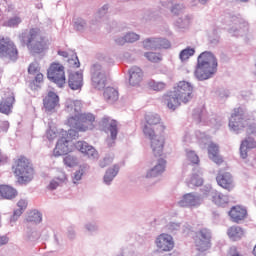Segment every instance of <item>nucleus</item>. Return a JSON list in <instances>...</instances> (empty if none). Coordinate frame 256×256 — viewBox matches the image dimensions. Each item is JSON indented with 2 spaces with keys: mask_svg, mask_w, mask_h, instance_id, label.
<instances>
[{
  "mask_svg": "<svg viewBox=\"0 0 256 256\" xmlns=\"http://www.w3.org/2000/svg\"><path fill=\"white\" fill-rule=\"evenodd\" d=\"M213 163H216V165H223L225 163V160H223V157L221 155H216L210 158Z\"/></svg>",
  "mask_w": 256,
  "mask_h": 256,
  "instance_id": "nucleus-51",
  "label": "nucleus"
},
{
  "mask_svg": "<svg viewBox=\"0 0 256 256\" xmlns=\"http://www.w3.org/2000/svg\"><path fill=\"white\" fill-rule=\"evenodd\" d=\"M118 173H119V167L117 165H114L113 168L108 169L104 176V183L109 184L110 182H112Z\"/></svg>",
  "mask_w": 256,
  "mask_h": 256,
  "instance_id": "nucleus-30",
  "label": "nucleus"
},
{
  "mask_svg": "<svg viewBox=\"0 0 256 256\" xmlns=\"http://www.w3.org/2000/svg\"><path fill=\"white\" fill-rule=\"evenodd\" d=\"M245 145V142H242L240 145V157H242V159H247V149L249 148L246 147Z\"/></svg>",
  "mask_w": 256,
  "mask_h": 256,
  "instance_id": "nucleus-50",
  "label": "nucleus"
},
{
  "mask_svg": "<svg viewBox=\"0 0 256 256\" xmlns=\"http://www.w3.org/2000/svg\"><path fill=\"white\" fill-rule=\"evenodd\" d=\"M187 159L194 165H199V156H197V154H195L194 151H191V150L187 151Z\"/></svg>",
  "mask_w": 256,
  "mask_h": 256,
  "instance_id": "nucleus-43",
  "label": "nucleus"
},
{
  "mask_svg": "<svg viewBox=\"0 0 256 256\" xmlns=\"http://www.w3.org/2000/svg\"><path fill=\"white\" fill-rule=\"evenodd\" d=\"M47 78L58 87H63L67 81L65 78V66L59 62L51 63L47 70Z\"/></svg>",
  "mask_w": 256,
  "mask_h": 256,
  "instance_id": "nucleus-8",
  "label": "nucleus"
},
{
  "mask_svg": "<svg viewBox=\"0 0 256 256\" xmlns=\"http://www.w3.org/2000/svg\"><path fill=\"white\" fill-rule=\"evenodd\" d=\"M9 242V239L5 236L0 237V246L1 245H7V243Z\"/></svg>",
  "mask_w": 256,
  "mask_h": 256,
  "instance_id": "nucleus-56",
  "label": "nucleus"
},
{
  "mask_svg": "<svg viewBox=\"0 0 256 256\" xmlns=\"http://www.w3.org/2000/svg\"><path fill=\"white\" fill-rule=\"evenodd\" d=\"M68 85L72 91H79L83 87V72H72L68 76Z\"/></svg>",
  "mask_w": 256,
  "mask_h": 256,
  "instance_id": "nucleus-17",
  "label": "nucleus"
},
{
  "mask_svg": "<svg viewBox=\"0 0 256 256\" xmlns=\"http://www.w3.org/2000/svg\"><path fill=\"white\" fill-rule=\"evenodd\" d=\"M83 104L79 100H67L65 111L69 115V119H76L81 114Z\"/></svg>",
  "mask_w": 256,
  "mask_h": 256,
  "instance_id": "nucleus-16",
  "label": "nucleus"
},
{
  "mask_svg": "<svg viewBox=\"0 0 256 256\" xmlns=\"http://www.w3.org/2000/svg\"><path fill=\"white\" fill-rule=\"evenodd\" d=\"M163 99L167 107L175 111L179 105L193 99V86L187 81H179L173 91L164 94Z\"/></svg>",
  "mask_w": 256,
  "mask_h": 256,
  "instance_id": "nucleus-2",
  "label": "nucleus"
},
{
  "mask_svg": "<svg viewBox=\"0 0 256 256\" xmlns=\"http://www.w3.org/2000/svg\"><path fill=\"white\" fill-rule=\"evenodd\" d=\"M216 183L219 187L228 192L235 189V180L233 179V174L230 172H225L223 170L218 171L216 175Z\"/></svg>",
  "mask_w": 256,
  "mask_h": 256,
  "instance_id": "nucleus-13",
  "label": "nucleus"
},
{
  "mask_svg": "<svg viewBox=\"0 0 256 256\" xmlns=\"http://www.w3.org/2000/svg\"><path fill=\"white\" fill-rule=\"evenodd\" d=\"M41 213L37 212V211H31L27 217V221H29L30 223H41Z\"/></svg>",
  "mask_w": 256,
  "mask_h": 256,
  "instance_id": "nucleus-37",
  "label": "nucleus"
},
{
  "mask_svg": "<svg viewBox=\"0 0 256 256\" xmlns=\"http://www.w3.org/2000/svg\"><path fill=\"white\" fill-rule=\"evenodd\" d=\"M59 135V132H57V128H50L46 132V137L49 139V141H53V139H57V136Z\"/></svg>",
  "mask_w": 256,
  "mask_h": 256,
  "instance_id": "nucleus-44",
  "label": "nucleus"
},
{
  "mask_svg": "<svg viewBox=\"0 0 256 256\" xmlns=\"http://www.w3.org/2000/svg\"><path fill=\"white\" fill-rule=\"evenodd\" d=\"M76 149L88 157H95L97 155V150H95V148L90 146L87 142H77Z\"/></svg>",
  "mask_w": 256,
  "mask_h": 256,
  "instance_id": "nucleus-25",
  "label": "nucleus"
},
{
  "mask_svg": "<svg viewBox=\"0 0 256 256\" xmlns=\"http://www.w3.org/2000/svg\"><path fill=\"white\" fill-rule=\"evenodd\" d=\"M73 134V130H69V135H72Z\"/></svg>",
  "mask_w": 256,
  "mask_h": 256,
  "instance_id": "nucleus-59",
  "label": "nucleus"
},
{
  "mask_svg": "<svg viewBox=\"0 0 256 256\" xmlns=\"http://www.w3.org/2000/svg\"><path fill=\"white\" fill-rule=\"evenodd\" d=\"M146 137L150 140V147L154 157L156 158L154 167L146 174L147 179H152L153 177L161 175V173L165 171V166L167 165V161L161 158L163 157V149H165V132Z\"/></svg>",
  "mask_w": 256,
  "mask_h": 256,
  "instance_id": "nucleus-1",
  "label": "nucleus"
},
{
  "mask_svg": "<svg viewBox=\"0 0 256 256\" xmlns=\"http://www.w3.org/2000/svg\"><path fill=\"white\" fill-rule=\"evenodd\" d=\"M92 85L94 89H98L99 91L105 89L107 86V74L103 72L99 65L92 67Z\"/></svg>",
  "mask_w": 256,
  "mask_h": 256,
  "instance_id": "nucleus-14",
  "label": "nucleus"
},
{
  "mask_svg": "<svg viewBox=\"0 0 256 256\" xmlns=\"http://www.w3.org/2000/svg\"><path fill=\"white\" fill-rule=\"evenodd\" d=\"M228 256H243V254L239 253L236 247H232L228 252Z\"/></svg>",
  "mask_w": 256,
  "mask_h": 256,
  "instance_id": "nucleus-54",
  "label": "nucleus"
},
{
  "mask_svg": "<svg viewBox=\"0 0 256 256\" xmlns=\"http://www.w3.org/2000/svg\"><path fill=\"white\" fill-rule=\"evenodd\" d=\"M208 155L210 159L211 157H215L219 155V146H217V144L211 143L208 146Z\"/></svg>",
  "mask_w": 256,
  "mask_h": 256,
  "instance_id": "nucleus-42",
  "label": "nucleus"
},
{
  "mask_svg": "<svg viewBox=\"0 0 256 256\" xmlns=\"http://www.w3.org/2000/svg\"><path fill=\"white\" fill-rule=\"evenodd\" d=\"M227 235L232 241H239V239H243L245 231L239 226H232L228 229Z\"/></svg>",
  "mask_w": 256,
  "mask_h": 256,
  "instance_id": "nucleus-27",
  "label": "nucleus"
},
{
  "mask_svg": "<svg viewBox=\"0 0 256 256\" xmlns=\"http://www.w3.org/2000/svg\"><path fill=\"white\" fill-rule=\"evenodd\" d=\"M64 135H67V132L62 134V136ZM74 149L75 144L72 141L67 140L65 137H61L54 148V155L55 157H61V155H67L68 153L73 152Z\"/></svg>",
  "mask_w": 256,
  "mask_h": 256,
  "instance_id": "nucleus-15",
  "label": "nucleus"
},
{
  "mask_svg": "<svg viewBox=\"0 0 256 256\" xmlns=\"http://www.w3.org/2000/svg\"><path fill=\"white\" fill-rule=\"evenodd\" d=\"M84 173H85V170H83V168H81L80 170H78L74 173L73 183L75 185H77V183H79V181H81Z\"/></svg>",
  "mask_w": 256,
  "mask_h": 256,
  "instance_id": "nucleus-45",
  "label": "nucleus"
},
{
  "mask_svg": "<svg viewBox=\"0 0 256 256\" xmlns=\"http://www.w3.org/2000/svg\"><path fill=\"white\" fill-rule=\"evenodd\" d=\"M211 201L218 207H225V205H229V195L223 194L219 190H214L211 192Z\"/></svg>",
  "mask_w": 256,
  "mask_h": 256,
  "instance_id": "nucleus-21",
  "label": "nucleus"
},
{
  "mask_svg": "<svg viewBox=\"0 0 256 256\" xmlns=\"http://www.w3.org/2000/svg\"><path fill=\"white\" fill-rule=\"evenodd\" d=\"M19 23H21V18L13 17L7 21L6 25H7V27H17V25H19Z\"/></svg>",
  "mask_w": 256,
  "mask_h": 256,
  "instance_id": "nucleus-46",
  "label": "nucleus"
},
{
  "mask_svg": "<svg viewBox=\"0 0 256 256\" xmlns=\"http://www.w3.org/2000/svg\"><path fill=\"white\" fill-rule=\"evenodd\" d=\"M148 87L149 89H151L152 91H165V88L167 87V84H165L164 82H157L155 80H151L148 83Z\"/></svg>",
  "mask_w": 256,
  "mask_h": 256,
  "instance_id": "nucleus-31",
  "label": "nucleus"
},
{
  "mask_svg": "<svg viewBox=\"0 0 256 256\" xmlns=\"http://www.w3.org/2000/svg\"><path fill=\"white\" fill-rule=\"evenodd\" d=\"M195 55V49L193 48H186L180 52L179 58L181 61H187L190 57H193Z\"/></svg>",
  "mask_w": 256,
  "mask_h": 256,
  "instance_id": "nucleus-33",
  "label": "nucleus"
},
{
  "mask_svg": "<svg viewBox=\"0 0 256 256\" xmlns=\"http://www.w3.org/2000/svg\"><path fill=\"white\" fill-rule=\"evenodd\" d=\"M13 103H15V96L13 93L8 92L7 97L0 103V113L9 115V113H11V109H13Z\"/></svg>",
  "mask_w": 256,
  "mask_h": 256,
  "instance_id": "nucleus-24",
  "label": "nucleus"
},
{
  "mask_svg": "<svg viewBox=\"0 0 256 256\" xmlns=\"http://www.w3.org/2000/svg\"><path fill=\"white\" fill-rule=\"evenodd\" d=\"M101 123L102 127L108 129L110 133V139H112V141H115V139H117V133H119L116 120L110 119L109 117L105 116L104 118H102Z\"/></svg>",
  "mask_w": 256,
  "mask_h": 256,
  "instance_id": "nucleus-19",
  "label": "nucleus"
},
{
  "mask_svg": "<svg viewBox=\"0 0 256 256\" xmlns=\"http://www.w3.org/2000/svg\"><path fill=\"white\" fill-rule=\"evenodd\" d=\"M144 49L147 51L157 49V38H148L142 42Z\"/></svg>",
  "mask_w": 256,
  "mask_h": 256,
  "instance_id": "nucleus-32",
  "label": "nucleus"
},
{
  "mask_svg": "<svg viewBox=\"0 0 256 256\" xmlns=\"http://www.w3.org/2000/svg\"><path fill=\"white\" fill-rule=\"evenodd\" d=\"M41 71V67L39 66V62H32L28 66V73L29 75H36Z\"/></svg>",
  "mask_w": 256,
  "mask_h": 256,
  "instance_id": "nucleus-40",
  "label": "nucleus"
},
{
  "mask_svg": "<svg viewBox=\"0 0 256 256\" xmlns=\"http://www.w3.org/2000/svg\"><path fill=\"white\" fill-rule=\"evenodd\" d=\"M0 128L3 131H7L9 129V121H2V122H0Z\"/></svg>",
  "mask_w": 256,
  "mask_h": 256,
  "instance_id": "nucleus-55",
  "label": "nucleus"
},
{
  "mask_svg": "<svg viewBox=\"0 0 256 256\" xmlns=\"http://www.w3.org/2000/svg\"><path fill=\"white\" fill-rule=\"evenodd\" d=\"M144 56L146 59H148V61H151V63H159V61L162 59L161 54L155 52H146Z\"/></svg>",
  "mask_w": 256,
  "mask_h": 256,
  "instance_id": "nucleus-36",
  "label": "nucleus"
},
{
  "mask_svg": "<svg viewBox=\"0 0 256 256\" xmlns=\"http://www.w3.org/2000/svg\"><path fill=\"white\" fill-rule=\"evenodd\" d=\"M249 125V119L245 116L243 108H235L229 120V127L232 131H241Z\"/></svg>",
  "mask_w": 256,
  "mask_h": 256,
  "instance_id": "nucleus-9",
  "label": "nucleus"
},
{
  "mask_svg": "<svg viewBox=\"0 0 256 256\" xmlns=\"http://www.w3.org/2000/svg\"><path fill=\"white\" fill-rule=\"evenodd\" d=\"M139 39V34L127 33L123 38H119L117 43L118 45H125V43H135V41H139Z\"/></svg>",
  "mask_w": 256,
  "mask_h": 256,
  "instance_id": "nucleus-29",
  "label": "nucleus"
},
{
  "mask_svg": "<svg viewBox=\"0 0 256 256\" xmlns=\"http://www.w3.org/2000/svg\"><path fill=\"white\" fill-rule=\"evenodd\" d=\"M67 181V176L65 174L62 175V178H57L56 180H52L49 185V189H57L61 183H65Z\"/></svg>",
  "mask_w": 256,
  "mask_h": 256,
  "instance_id": "nucleus-39",
  "label": "nucleus"
},
{
  "mask_svg": "<svg viewBox=\"0 0 256 256\" xmlns=\"http://www.w3.org/2000/svg\"><path fill=\"white\" fill-rule=\"evenodd\" d=\"M211 230L207 228H201L198 230L194 237V243L197 251H208L211 249Z\"/></svg>",
  "mask_w": 256,
  "mask_h": 256,
  "instance_id": "nucleus-10",
  "label": "nucleus"
},
{
  "mask_svg": "<svg viewBox=\"0 0 256 256\" xmlns=\"http://www.w3.org/2000/svg\"><path fill=\"white\" fill-rule=\"evenodd\" d=\"M76 29H81V28L79 27V24H76Z\"/></svg>",
  "mask_w": 256,
  "mask_h": 256,
  "instance_id": "nucleus-60",
  "label": "nucleus"
},
{
  "mask_svg": "<svg viewBox=\"0 0 256 256\" xmlns=\"http://www.w3.org/2000/svg\"><path fill=\"white\" fill-rule=\"evenodd\" d=\"M0 55L7 57L10 61H17L19 59V51H17V47L9 38L0 39Z\"/></svg>",
  "mask_w": 256,
  "mask_h": 256,
  "instance_id": "nucleus-11",
  "label": "nucleus"
},
{
  "mask_svg": "<svg viewBox=\"0 0 256 256\" xmlns=\"http://www.w3.org/2000/svg\"><path fill=\"white\" fill-rule=\"evenodd\" d=\"M68 63L74 67V69H79V67H81V63L79 62V58L77 56H75V58L73 59H69Z\"/></svg>",
  "mask_w": 256,
  "mask_h": 256,
  "instance_id": "nucleus-49",
  "label": "nucleus"
},
{
  "mask_svg": "<svg viewBox=\"0 0 256 256\" xmlns=\"http://www.w3.org/2000/svg\"><path fill=\"white\" fill-rule=\"evenodd\" d=\"M104 98L108 103H115L119 99V92L113 87H108L104 90Z\"/></svg>",
  "mask_w": 256,
  "mask_h": 256,
  "instance_id": "nucleus-28",
  "label": "nucleus"
},
{
  "mask_svg": "<svg viewBox=\"0 0 256 256\" xmlns=\"http://www.w3.org/2000/svg\"><path fill=\"white\" fill-rule=\"evenodd\" d=\"M242 143H246L245 147L248 149H255L256 141L253 138H248L247 140L242 141Z\"/></svg>",
  "mask_w": 256,
  "mask_h": 256,
  "instance_id": "nucleus-48",
  "label": "nucleus"
},
{
  "mask_svg": "<svg viewBox=\"0 0 256 256\" xmlns=\"http://www.w3.org/2000/svg\"><path fill=\"white\" fill-rule=\"evenodd\" d=\"M155 245L161 253H169L175 249V240L171 234L162 233L157 236Z\"/></svg>",
  "mask_w": 256,
  "mask_h": 256,
  "instance_id": "nucleus-12",
  "label": "nucleus"
},
{
  "mask_svg": "<svg viewBox=\"0 0 256 256\" xmlns=\"http://www.w3.org/2000/svg\"><path fill=\"white\" fill-rule=\"evenodd\" d=\"M12 171L19 183H27L33 179V166L25 156H20L14 160Z\"/></svg>",
  "mask_w": 256,
  "mask_h": 256,
  "instance_id": "nucleus-5",
  "label": "nucleus"
},
{
  "mask_svg": "<svg viewBox=\"0 0 256 256\" xmlns=\"http://www.w3.org/2000/svg\"><path fill=\"white\" fill-rule=\"evenodd\" d=\"M58 55H60L61 57H65V58L69 57V54L65 51H58Z\"/></svg>",
  "mask_w": 256,
  "mask_h": 256,
  "instance_id": "nucleus-57",
  "label": "nucleus"
},
{
  "mask_svg": "<svg viewBox=\"0 0 256 256\" xmlns=\"http://www.w3.org/2000/svg\"><path fill=\"white\" fill-rule=\"evenodd\" d=\"M35 75L36 76H35L33 82L30 84V89H32V90L39 89L40 83H43V79H44V76L41 72H38Z\"/></svg>",
  "mask_w": 256,
  "mask_h": 256,
  "instance_id": "nucleus-35",
  "label": "nucleus"
},
{
  "mask_svg": "<svg viewBox=\"0 0 256 256\" xmlns=\"http://www.w3.org/2000/svg\"><path fill=\"white\" fill-rule=\"evenodd\" d=\"M190 183L195 187H201V185H203V179L199 178V176H193L190 180Z\"/></svg>",
  "mask_w": 256,
  "mask_h": 256,
  "instance_id": "nucleus-47",
  "label": "nucleus"
},
{
  "mask_svg": "<svg viewBox=\"0 0 256 256\" xmlns=\"http://www.w3.org/2000/svg\"><path fill=\"white\" fill-rule=\"evenodd\" d=\"M19 210L14 211V217H19L27 209V200L20 199L17 203Z\"/></svg>",
  "mask_w": 256,
  "mask_h": 256,
  "instance_id": "nucleus-38",
  "label": "nucleus"
},
{
  "mask_svg": "<svg viewBox=\"0 0 256 256\" xmlns=\"http://www.w3.org/2000/svg\"><path fill=\"white\" fill-rule=\"evenodd\" d=\"M217 73V58L211 52H203L198 56L196 70L194 72L195 77L199 81H206L211 79L213 75Z\"/></svg>",
  "mask_w": 256,
  "mask_h": 256,
  "instance_id": "nucleus-4",
  "label": "nucleus"
},
{
  "mask_svg": "<svg viewBox=\"0 0 256 256\" xmlns=\"http://www.w3.org/2000/svg\"><path fill=\"white\" fill-rule=\"evenodd\" d=\"M67 125L79 132L95 129V115L92 113H80L77 118H68Z\"/></svg>",
  "mask_w": 256,
  "mask_h": 256,
  "instance_id": "nucleus-7",
  "label": "nucleus"
},
{
  "mask_svg": "<svg viewBox=\"0 0 256 256\" xmlns=\"http://www.w3.org/2000/svg\"><path fill=\"white\" fill-rule=\"evenodd\" d=\"M43 105L46 111H53L59 105V96L53 91L48 92L43 99Z\"/></svg>",
  "mask_w": 256,
  "mask_h": 256,
  "instance_id": "nucleus-22",
  "label": "nucleus"
},
{
  "mask_svg": "<svg viewBox=\"0 0 256 256\" xmlns=\"http://www.w3.org/2000/svg\"><path fill=\"white\" fill-rule=\"evenodd\" d=\"M229 216L233 223H241V221L247 218V209L241 206H234L229 211Z\"/></svg>",
  "mask_w": 256,
  "mask_h": 256,
  "instance_id": "nucleus-20",
  "label": "nucleus"
},
{
  "mask_svg": "<svg viewBox=\"0 0 256 256\" xmlns=\"http://www.w3.org/2000/svg\"><path fill=\"white\" fill-rule=\"evenodd\" d=\"M21 39L23 43H25L27 49L31 51V53L41 54L45 53L47 49H49V39H46L39 28H31L27 33H23L21 35Z\"/></svg>",
  "mask_w": 256,
  "mask_h": 256,
  "instance_id": "nucleus-3",
  "label": "nucleus"
},
{
  "mask_svg": "<svg viewBox=\"0 0 256 256\" xmlns=\"http://www.w3.org/2000/svg\"><path fill=\"white\" fill-rule=\"evenodd\" d=\"M145 137H153L155 134H161L167 132V126L161 120L159 114H147L145 116V123L142 128Z\"/></svg>",
  "mask_w": 256,
  "mask_h": 256,
  "instance_id": "nucleus-6",
  "label": "nucleus"
},
{
  "mask_svg": "<svg viewBox=\"0 0 256 256\" xmlns=\"http://www.w3.org/2000/svg\"><path fill=\"white\" fill-rule=\"evenodd\" d=\"M129 75V83L132 87H137V85L143 81V70L137 66H134L129 70Z\"/></svg>",
  "mask_w": 256,
  "mask_h": 256,
  "instance_id": "nucleus-23",
  "label": "nucleus"
},
{
  "mask_svg": "<svg viewBox=\"0 0 256 256\" xmlns=\"http://www.w3.org/2000/svg\"><path fill=\"white\" fill-rule=\"evenodd\" d=\"M181 11H183V6L181 4H175L171 8V13H173L174 15H179V13H181Z\"/></svg>",
  "mask_w": 256,
  "mask_h": 256,
  "instance_id": "nucleus-53",
  "label": "nucleus"
},
{
  "mask_svg": "<svg viewBox=\"0 0 256 256\" xmlns=\"http://www.w3.org/2000/svg\"><path fill=\"white\" fill-rule=\"evenodd\" d=\"M156 49H171V42L165 38H156Z\"/></svg>",
  "mask_w": 256,
  "mask_h": 256,
  "instance_id": "nucleus-34",
  "label": "nucleus"
},
{
  "mask_svg": "<svg viewBox=\"0 0 256 256\" xmlns=\"http://www.w3.org/2000/svg\"><path fill=\"white\" fill-rule=\"evenodd\" d=\"M200 3H207V0H199Z\"/></svg>",
  "mask_w": 256,
  "mask_h": 256,
  "instance_id": "nucleus-58",
  "label": "nucleus"
},
{
  "mask_svg": "<svg viewBox=\"0 0 256 256\" xmlns=\"http://www.w3.org/2000/svg\"><path fill=\"white\" fill-rule=\"evenodd\" d=\"M64 164L66 167H75L77 166V158L75 156L67 155L64 157Z\"/></svg>",
  "mask_w": 256,
  "mask_h": 256,
  "instance_id": "nucleus-41",
  "label": "nucleus"
},
{
  "mask_svg": "<svg viewBox=\"0 0 256 256\" xmlns=\"http://www.w3.org/2000/svg\"><path fill=\"white\" fill-rule=\"evenodd\" d=\"M1 161H3L2 159H0V163H1Z\"/></svg>",
  "mask_w": 256,
  "mask_h": 256,
  "instance_id": "nucleus-61",
  "label": "nucleus"
},
{
  "mask_svg": "<svg viewBox=\"0 0 256 256\" xmlns=\"http://www.w3.org/2000/svg\"><path fill=\"white\" fill-rule=\"evenodd\" d=\"M113 163V157H106L100 162V167L103 169Z\"/></svg>",
  "mask_w": 256,
  "mask_h": 256,
  "instance_id": "nucleus-52",
  "label": "nucleus"
},
{
  "mask_svg": "<svg viewBox=\"0 0 256 256\" xmlns=\"http://www.w3.org/2000/svg\"><path fill=\"white\" fill-rule=\"evenodd\" d=\"M0 195L3 199H15L18 193L17 190L9 185H0Z\"/></svg>",
  "mask_w": 256,
  "mask_h": 256,
  "instance_id": "nucleus-26",
  "label": "nucleus"
},
{
  "mask_svg": "<svg viewBox=\"0 0 256 256\" xmlns=\"http://www.w3.org/2000/svg\"><path fill=\"white\" fill-rule=\"evenodd\" d=\"M178 205L180 207H197L201 205V198L193 193H187L178 202Z\"/></svg>",
  "mask_w": 256,
  "mask_h": 256,
  "instance_id": "nucleus-18",
  "label": "nucleus"
}]
</instances>
